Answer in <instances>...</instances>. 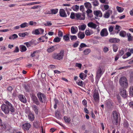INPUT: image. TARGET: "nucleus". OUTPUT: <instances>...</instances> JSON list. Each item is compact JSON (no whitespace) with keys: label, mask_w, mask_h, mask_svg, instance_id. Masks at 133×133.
Here are the masks:
<instances>
[{"label":"nucleus","mask_w":133,"mask_h":133,"mask_svg":"<svg viewBox=\"0 0 133 133\" xmlns=\"http://www.w3.org/2000/svg\"><path fill=\"white\" fill-rule=\"evenodd\" d=\"M87 100L85 99H84L82 101L83 104L85 107H86L87 106Z\"/></svg>","instance_id":"obj_50"},{"label":"nucleus","mask_w":133,"mask_h":133,"mask_svg":"<svg viewBox=\"0 0 133 133\" xmlns=\"http://www.w3.org/2000/svg\"><path fill=\"white\" fill-rule=\"evenodd\" d=\"M56 49L57 48L56 46L54 45L49 48L47 49V51L49 53H50L52 52Z\"/></svg>","instance_id":"obj_19"},{"label":"nucleus","mask_w":133,"mask_h":133,"mask_svg":"<svg viewBox=\"0 0 133 133\" xmlns=\"http://www.w3.org/2000/svg\"><path fill=\"white\" fill-rule=\"evenodd\" d=\"M58 35L59 37H62L63 36V32L61 31H58Z\"/></svg>","instance_id":"obj_60"},{"label":"nucleus","mask_w":133,"mask_h":133,"mask_svg":"<svg viewBox=\"0 0 133 133\" xmlns=\"http://www.w3.org/2000/svg\"><path fill=\"white\" fill-rule=\"evenodd\" d=\"M71 32L72 34H75L78 31L77 28L76 27L72 26L71 29Z\"/></svg>","instance_id":"obj_22"},{"label":"nucleus","mask_w":133,"mask_h":133,"mask_svg":"<svg viewBox=\"0 0 133 133\" xmlns=\"http://www.w3.org/2000/svg\"><path fill=\"white\" fill-rule=\"evenodd\" d=\"M119 28H121V27L120 26L118 25H116V27L115 28V30H118V31H119L120 30Z\"/></svg>","instance_id":"obj_62"},{"label":"nucleus","mask_w":133,"mask_h":133,"mask_svg":"<svg viewBox=\"0 0 133 133\" xmlns=\"http://www.w3.org/2000/svg\"><path fill=\"white\" fill-rule=\"evenodd\" d=\"M78 45V42L77 41L73 45V46L74 48L77 47Z\"/></svg>","instance_id":"obj_61"},{"label":"nucleus","mask_w":133,"mask_h":133,"mask_svg":"<svg viewBox=\"0 0 133 133\" xmlns=\"http://www.w3.org/2000/svg\"><path fill=\"white\" fill-rule=\"evenodd\" d=\"M78 37L80 39H83L85 36L84 33L81 32H79L77 34Z\"/></svg>","instance_id":"obj_21"},{"label":"nucleus","mask_w":133,"mask_h":133,"mask_svg":"<svg viewBox=\"0 0 133 133\" xmlns=\"http://www.w3.org/2000/svg\"><path fill=\"white\" fill-rule=\"evenodd\" d=\"M37 96L39 101L42 103L45 100L46 97L45 95L41 92H38L37 94Z\"/></svg>","instance_id":"obj_4"},{"label":"nucleus","mask_w":133,"mask_h":133,"mask_svg":"<svg viewBox=\"0 0 133 133\" xmlns=\"http://www.w3.org/2000/svg\"><path fill=\"white\" fill-rule=\"evenodd\" d=\"M108 50L109 49L108 47L105 46L104 47L103 49V51L105 53L107 52H108Z\"/></svg>","instance_id":"obj_59"},{"label":"nucleus","mask_w":133,"mask_h":133,"mask_svg":"<svg viewBox=\"0 0 133 133\" xmlns=\"http://www.w3.org/2000/svg\"><path fill=\"white\" fill-rule=\"evenodd\" d=\"M86 27V25L85 24H84L81 25H79L78 26L79 29V30L82 31L84 30Z\"/></svg>","instance_id":"obj_30"},{"label":"nucleus","mask_w":133,"mask_h":133,"mask_svg":"<svg viewBox=\"0 0 133 133\" xmlns=\"http://www.w3.org/2000/svg\"><path fill=\"white\" fill-rule=\"evenodd\" d=\"M92 3L94 6H98L99 5V2L98 0H94L92 2Z\"/></svg>","instance_id":"obj_35"},{"label":"nucleus","mask_w":133,"mask_h":133,"mask_svg":"<svg viewBox=\"0 0 133 133\" xmlns=\"http://www.w3.org/2000/svg\"><path fill=\"white\" fill-rule=\"evenodd\" d=\"M129 94L131 96H133V86H131L130 88Z\"/></svg>","instance_id":"obj_39"},{"label":"nucleus","mask_w":133,"mask_h":133,"mask_svg":"<svg viewBox=\"0 0 133 133\" xmlns=\"http://www.w3.org/2000/svg\"><path fill=\"white\" fill-rule=\"evenodd\" d=\"M112 121L114 124L117 125L118 121V115L116 111L113 112L112 114Z\"/></svg>","instance_id":"obj_3"},{"label":"nucleus","mask_w":133,"mask_h":133,"mask_svg":"<svg viewBox=\"0 0 133 133\" xmlns=\"http://www.w3.org/2000/svg\"><path fill=\"white\" fill-rule=\"evenodd\" d=\"M61 38H60L58 37H56L54 38L53 40L54 42H59L61 40Z\"/></svg>","instance_id":"obj_42"},{"label":"nucleus","mask_w":133,"mask_h":133,"mask_svg":"<svg viewBox=\"0 0 133 133\" xmlns=\"http://www.w3.org/2000/svg\"><path fill=\"white\" fill-rule=\"evenodd\" d=\"M18 97L19 100L23 103L26 102L27 100L25 97L22 94H20L18 96Z\"/></svg>","instance_id":"obj_11"},{"label":"nucleus","mask_w":133,"mask_h":133,"mask_svg":"<svg viewBox=\"0 0 133 133\" xmlns=\"http://www.w3.org/2000/svg\"><path fill=\"white\" fill-rule=\"evenodd\" d=\"M55 116L56 117L57 119H59L60 118V115L59 113L57 112L55 113Z\"/></svg>","instance_id":"obj_64"},{"label":"nucleus","mask_w":133,"mask_h":133,"mask_svg":"<svg viewBox=\"0 0 133 133\" xmlns=\"http://www.w3.org/2000/svg\"><path fill=\"white\" fill-rule=\"evenodd\" d=\"M128 37V40L129 41H133V36H132L131 34L129 33L127 34Z\"/></svg>","instance_id":"obj_24"},{"label":"nucleus","mask_w":133,"mask_h":133,"mask_svg":"<svg viewBox=\"0 0 133 133\" xmlns=\"http://www.w3.org/2000/svg\"><path fill=\"white\" fill-rule=\"evenodd\" d=\"M34 127L36 128H38L40 126V123L38 121H35L33 123Z\"/></svg>","instance_id":"obj_27"},{"label":"nucleus","mask_w":133,"mask_h":133,"mask_svg":"<svg viewBox=\"0 0 133 133\" xmlns=\"http://www.w3.org/2000/svg\"><path fill=\"white\" fill-rule=\"evenodd\" d=\"M79 46H80V47H81L82 48L84 47H88V46L87 45L83 43H81Z\"/></svg>","instance_id":"obj_55"},{"label":"nucleus","mask_w":133,"mask_h":133,"mask_svg":"<svg viewBox=\"0 0 133 133\" xmlns=\"http://www.w3.org/2000/svg\"><path fill=\"white\" fill-rule=\"evenodd\" d=\"M85 32V34L87 36H89L90 35V32L89 30H86Z\"/></svg>","instance_id":"obj_63"},{"label":"nucleus","mask_w":133,"mask_h":133,"mask_svg":"<svg viewBox=\"0 0 133 133\" xmlns=\"http://www.w3.org/2000/svg\"><path fill=\"white\" fill-rule=\"evenodd\" d=\"M75 17V14L73 12L71 13L70 16V18L71 19H73Z\"/></svg>","instance_id":"obj_56"},{"label":"nucleus","mask_w":133,"mask_h":133,"mask_svg":"<svg viewBox=\"0 0 133 133\" xmlns=\"http://www.w3.org/2000/svg\"><path fill=\"white\" fill-rule=\"evenodd\" d=\"M103 73L102 69L101 67H99L96 72V78L98 80L99 79Z\"/></svg>","instance_id":"obj_6"},{"label":"nucleus","mask_w":133,"mask_h":133,"mask_svg":"<svg viewBox=\"0 0 133 133\" xmlns=\"http://www.w3.org/2000/svg\"><path fill=\"white\" fill-rule=\"evenodd\" d=\"M119 35L121 37H124L125 36L126 33L125 31L122 30L120 32Z\"/></svg>","instance_id":"obj_32"},{"label":"nucleus","mask_w":133,"mask_h":133,"mask_svg":"<svg viewBox=\"0 0 133 133\" xmlns=\"http://www.w3.org/2000/svg\"><path fill=\"white\" fill-rule=\"evenodd\" d=\"M58 11L57 9H52L51 10V14H55Z\"/></svg>","instance_id":"obj_37"},{"label":"nucleus","mask_w":133,"mask_h":133,"mask_svg":"<svg viewBox=\"0 0 133 133\" xmlns=\"http://www.w3.org/2000/svg\"><path fill=\"white\" fill-rule=\"evenodd\" d=\"M116 9L117 11L120 12H122L124 10L123 8H121L118 6L116 7Z\"/></svg>","instance_id":"obj_41"},{"label":"nucleus","mask_w":133,"mask_h":133,"mask_svg":"<svg viewBox=\"0 0 133 133\" xmlns=\"http://www.w3.org/2000/svg\"><path fill=\"white\" fill-rule=\"evenodd\" d=\"M20 58H17L16 59H14L13 60H11V61H9L8 62H6L5 63L6 64H8V63H12V62H15L16 60H17V61H19V60H20L19 59Z\"/></svg>","instance_id":"obj_48"},{"label":"nucleus","mask_w":133,"mask_h":133,"mask_svg":"<svg viewBox=\"0 0 133 133\" xmlns=\"http://www.w3.org/2000/svg\"><path fill=\"white\" fill-rule=\"evenodd\" d=\"M5 104H6V106L9 108L12 105L11 103L8 101H5Z\"/></svg>","instance_id":"obj_40"},{"label":"nucleus","mask_w":133,"mask_h":133,"mask_svg":"<svg viewBox=\"0 0 133 133\" xmlns=\"http://www.w3.org/2000/svg\"><path fill=\"white\" fill-rule=\"evenodd\" d=\"M46 34L44 36H43L42 37V42H44L45 41V39H48V37L46 36Z\"/></svg>","instance_id":"obj_51"},{"label":"nucleus","mask_w":133,"mask_h":133,"mask_svg":"<svg viewBox=\"0 0 133 133\" xmlns=\"http://www.w3.org/2000/svg\"><path fill=\"white\" fill-rule=\"evenodd\" d=\"M64 51L62 50L58 54H54L52 55L53 58L58 60H62L64 56Z\"/></svg>","instance_id":"obj_2"},{"label":"nucleus","mask_w":133,"mask_h":133,"mask_svg":"<svg viewBox=\"0 0 133 133\" xmlns=\"http://www.w3.org/2000/svg\"><path fill=\"white\" fill-rule=\"evenodd\" d=\"M76 19L79 20H84L85 18V15L84 13H77L75 14Z\"/></svg>","instance_id":"obj_5"},{"label":"nucleus","mask_w":133,"mask_h":133,"mask_svg":"<svg viewBox=\"0 0 133 133\" xmlns=\"http://www.w3.org/2000/svg\"><path fill=\"white\" fill-rule=\"evenodd\" d=\"M87 25L89 27L94 29H96L97 26L96 24L92 22H90L88 23Z\"/></svg>","instance_id":"obj_16"},{"label":"nucleus","mask_w":133,"mask_h":133,"mask_svg":"<svg viewBox=\"0 0 133 133\" xmlns=\"http://www.w3.org/2000/svg\"><path fill=\"white\" fill-rule=\"evenodd\" d=\"M32 34L35 35H38L40 34L38 29H36L32 32Z\"/></svg>","instance_id":"obj_44"},{"label":"nucleus","mask_w":133,"mask_h":133,"mask_svg":"<svg viewBox=\"0 0 133 133\" xmlns=\"http://www.w3.org/2000/svg\"><path fill=\"white\" fill-rule=\"evenodd\" d=\"M99 1L101 3L103 4H108L109 3L108 0H99Z\"/></svg>","instance_id":"obj_46"},{"label":"nucleus","mask_w":133,"mask_h":133,"mask_svg":"<svg viewBox=\"0 0 133 133\" xmlns=\"http://www.w3.org/2000/svg\"><path fill=\"white\" fill-rule=\"evenodd\" d=\"M28 118L30 121H33L35 118V117L34 115L31 113L29 114L28 115Z\"/></svg>","instance_id":"obj_23"},{"label":"nucleus","mask_w":133,"mask_h":133,"mask_svg":"<svg viewBox=\"0 0 133 133\" xmlns=\"http://www.w3.org/2000/svg\"><path fill=\"white\" fill-rule=\"evenodd\" d=\"M31 127V124L28 123H25L22 125V128L24 131L28 130Z\"/></svg>","instance_id":"obj_9"},{"label":"nucleus","mask_w":133,"mask_h":133,"mask_svg":"<svg viewBox=\"0 0 133 133\" xmlns=\"http://www.w3.org/2000/svg\"><path fill=\"white\" fill-rule=\"evenodd\" d=\"M87 75L83 73H81L79 75V77L82 80L85 79L87 77Z\"/></svg>","instance_id":"obj_25"},{"label":"nucleus","mask_w":133,"mask_h":133,"mask_svg":"<svg viewBox=\"0 0 133 133\" xmlns=\"http://www.w3.org/2000/svg\"><path fill=\"white\" fill-rule=\"evenodd\" d=\"M1 108L5 114H8L9 113V108L7 107L5 104H3Z\"/></svg>","instance_id":"obj_7"},{"label":"nucleus","mask_w":133,"mask_h":133,"mask_svg":"<svg viewBox=\"0 0 133 133\" xmlns=\"http://www.w3.org/2000/svg\"><path fill=\"white\" fill-rule=\"evenodd\" d=\"M26 33L27 34V32L24 33H19L18 34L19 36L21 37H25L26 35Z\"/></svg>","instance_id":"obj_58"},{"label":"nucleus","mask_w":133,"mask_h":133,"mask_svg":"<svg viewBox=\"0 0 133 133\" xmlns=\"http://www.w3.org/2000/svg\"><path fill=\"white\" fill-rule=\"evenodd\" d=\"M94 14L95 16L98 17H101L102 16V14L101 11L99 10L94 11Z\"/></svg>","instance_id":"obj_14"},{"label":"nucleus","mask_w":133,"mask_h":133,"mask_svg":"<svg viewBox=\"0 0 133 133\" xmlns=\"http://www.w3.org/2000/svg\"><path fill=\"white\" fill-rule=\"evenodd\" d=\"M59 15L61 17H66V15L64 9H60L59 10Z\"/></svg>","instance_id":"obj_17"},{"label":"nucleus","mask_w":133,"mask_h":133,"mask_svg":"<svg viewBox=\"0 0 133 133\" xmlns=\"http://www.w3.org/2000/svg\"><path fill=\"white\" fill-rule=\"evenodd\" d=\"M112 46L114 51L115 52H116L118 49L117 46L115 45H113Z\"/></svg>","instance_id":"obj_49"},{"label":"nucleus","mask_w":133,"mask_h":133,"mask_svg":"<svg viewBox=\"0 0 133 133\" xmlns=\"http://www.w3.org/2000/svg\"><path fill=\"white\" fill-rule=\"evenodd\" d=\"M91 52L90 49H85L83 51V53L85 55H87L88 54Z\"/></svg>","instance_id":"obj_29"},{"label":"nucleus","mask_w":133,"mask_h":133,"mask_svg":"<svg viewBox=\"0 0 133 133\" xmlns=\"http://www.w3.org/2000/svg\"><path fill=\"white\" fill-rule=\"evenodd\" d=\"M73 10L76 11H77L79 10V6L76 5H75L73 6L71 8Z\"/></svg>","instance_id":"obj_31"},{"label":"nucleus","mask_w":133,"mask_h":133,"mask_svg":"<svg viewBox=\"0 0 133 133\" xmlns=\"http://www.w3.org/2000/svg\"><path fill=\"white\" fill-rule=\"evenodd\" d=\"M18 37V35L16 34H14L12 36H11L9 37V39H14L17 38Z\"/></svg>","instance_id":"obj_34"},{"label":"nucleus","mask_w":133,"mask_h":133,"mask_svg":"<svg viewBox=\"0 0 133 133\" xmlns=\"http://www.w3.org/2000/svg\"><path fill=\"white\" fill-rule=\"evenodd\" d=\"M112 11L111 10H108L106 11L104 14H103V17L105 18H108L110 16V15L112 14Z\"/></svg>","instance_id":"obj_10"},{"label":"nucleus","mask_w":133,"mask_h":133,"mask_svg":"<svg viewBox=\"0 0 133 133\" xmlns=\"http://www.w3.org/2000/svg\"><path fill=\"white\" fill-rule=\"evenodd\" d=\"M63 118L65 121L66 123H70L71 121L70 118H68L66 116H64Z\"/></svg>","instance_id":"obj_33"},{"label":"nucleus","mask_w":133,"mask_h":133,"mask_svg":"<svg viewBox=\"0 0 133 133\" xmlns=\"http://www.w3.org/2000/svg\"><path fill=\"white\" fill-rule=\"evenodd\" d=\"M20 51L22 52H25L26 50L27 49L25 46L22 45L19 46Z\"/></svg>","instance_id":"obj_26"},{"label":"nucleus","mask_w":133,"mask_h":133,"mask_svg":"<svg viewBox=\"0 0 133 133\" xmlns=\"http://www.w3.org/2000/svg\"><path fill=\"white\" fill-rule=\"evenodd\" d=\"M52 24L51 23L50 21H47L46 23L44 24L46 26H50Z\"/></svg>","instance_id":"obj_57"},{"label":"nucleus","mask_w":133,"mask_h":133,"mask_svg":"<svg viewBox=\"0 0 133 133\" xmlns=\"http://www.w3.org/2000/svg\"><path fill=\"white\" fill-rule=\"evenodd\" d=\"M70 38L71 40H76L77 39V37L75 35H71L70 36Z\"/></svg>","instance_id":"obj_54"},{"label":"nucleus","mask_w":133,"mask_h":133,"mask_svg":"<svg viewBox=\"0 0 133 133\" xmlns=\"http://www.w3.org/2000/svg\"><path fill=\"white\" fill-rule=\"evenodd\" d=\"M29 25L26 22L20 25L21 28H24L26 27H28Z\"/></svg>","instance_id":"obj_38"},{"label":"nucleus","mask_w":133,"mask_h":133,"mask_svg":"<svg viewBox=\"0 0 133 133\" xmlns=\"http://www.w3.org/2000/svg\"><path fill=\"white\" fill-rule=\"evenodd\" d=\"M24 88L26 91L29 92L30 91V88L28 85H25L24 86Z\"/></svg>","instance_id":"obj_52"},{"label":"nucleus","mask_w":133,"mask_h":133,"mask_svg":"<svg viewBox=\"0 0 133 133\" xmlns=\"http://www.w3.org/2000/svg\"><path fill=\"white\" fill-rule=\"evenodd\" d=\"M31 98L33 101V102L34 103H35L37 105H39L40 103L37 98L34 94H32L31 96Z\"/></svg>","instance_id":"obj_8"},{"label":"nucleus","mask_w":133,"mask_h":133,"mask_svg":"<svg viewBox=\"0 0 133 133\" xmlns=\"http://www.w3.org/2000/svg\"><path fill=\"white\" fill-rule=\"evenodd\" d=\"M123 125L124 127L125 128H128L129 125L128 121L126 120L124 121Z\"/></svg>","instance_id":"obj_43"},{"label":"nucleus","mask_w":133,"mask_h":133,"mask_svg":"<svg viewBox=\"0 0 133 133\" xmlns=\"http://www.w3.org/2000/svg\"><path fill=\"white\" fill-rule=\"evenodd\" d=\"M93 97L95 101H99V96L98 92L97 91H95L93 95Z\"/></svg>","instance_id":"obj_13"},{"label":"nucleus","mask_w":133,"mask_h":133,"mask_svg":"<svg viewBox=\"0 0 133 133\" xmlns=\"http://www.w3.org/2000/svg\"><path fill=\"white\" fill-rule=\"evenodd\" d=\"M35 41H34L32 40L31 41H30L29 42H28V43H29V44L30 45V46H32L33 45H36L38 43H37V42L36 43H35Z\"/></svg>","instance_id":"obj_36"},{"label":"nucleus","mask_w":133,"mask_h":133,"mask_svg":"<svg viewBox=\"0 0 133 133\" xmlns=\"http://www.w3.org/2000/svg\"><path fill=\"white\" fill-rule=\"evenodd\" d=\"M120 94L121 96L124 98L126 97L127 94L126 90L124 88H123L122 89H120Z\"/></svg>","instance_id":"obj_15"},{"label":"nucleus","mask_w":133,"mask_h":133,"mask_svg":"<svg viewBox=\"0 0 133 133\" xmlns=\"http://www.w3.org/2000/svg\"><path fill=\"white\" fill-rule=\"evenodd\" d=\"M120 39L116 38H111L109 40V41L111 43H117L119 42Z\"/></svg>","instance_id":"obj_18"},{"label":"nucleus","mask_w":133,"mask_h":133,"mask_svg":"<svg viewBox=\"0 0 133 133\" xmlns=\"http://www.w3.org/2000/svg\"><path fill=\"white\" fill-rule=\"evenodd\" d=\"M38 52V50H36L33 52L31 54L30 56L32 57H34L35 56V54L37 53Z\"/></svg>","instance_id":"obj_47"},{"label":"nucleus","mask_w":133,"mask_h":133,"mask_svg":"<svg viewBox=\"0 0 133 133\" xmlns=\"http://www.w3.org/2000/svg\"><path fill=\"white\" fill-rule=\"evenodd\" d=\"M101 36L102 37L107 36L108 35V32L106 28L102 29L100 33Z\"/></svg>","instance_id":"obj_12"},{"label":"nucleus","mask_w":133,"mask_h":133,"mask_svg":"<svg viewBox=\"0 0 133 133\" xmlns=\"http://www.w3.org/2000/svg\"><path fill=\"white\" fill-rule=\"evenodd\" d=\"M85 7L88 9L91 8V4L89 2H85L84 4Z\"/></svg>","instance_id":"obj_28"},{"label":"nucleus","mask_w":133,"mask_h":133,"mask_svg":"<svg viewBox=\"0 0 133 133\" xmlns=\"http://www.w3.org/2000/svg\"><path fill=\"white\" fill-rule=\"evenodd\" d=\"M31 107L35 114L38 115V109L37 107L35 105H33L31 106Z\"/></svg>","instance_id":"obj_20"},{"label":"nucleus","mask_w":133,"mask_h":133,"mask_svg":"<svg viewBox=\"0 0 133 133\" xmlns=\"http://www.w3.org/2000/svg\"><path fill=\"white\" fill-rule=\"evenodd\" d=\"M63 39L65 41H66L69 40V37L67 35H64L63 36Z\"/></svg>","instance_id":"obj_45"},{"label":"nucleus","mask_w":133,"mask_h":133,"mask_svg":"<svg viewBox=\"0 0 133 133\" xmlns=\"http://www.w3.org/2000/svg\"><path fill=\"white\" fill-rule=\"evenodd\" d=\"M119 83L121 86L123 88H126L128 87V81L125 77L121 78L119 80Z\"/></svg>","instance_id":"obj_1"},{"label":"nucleus","mask_w":133,"mask_h":133,"mask_svg":"<svg viewBox=\"0 0 133 133\" xmlns=\"http://www.w3.org/2000/svg\"><path fill=\"white\" fill-rule=\"evenodd\" d=\"M10 110V112H15V110L14 108L12 105L11 106L9 107V111Z\"/></svg>","instance_id":"obj_53"}]
</instances>
